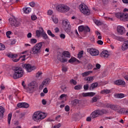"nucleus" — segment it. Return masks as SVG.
<instances>
[{
    "label": "nucleus",
    "instance_id": "nucleus-11",
    "mask_svg": "<svg viewBox=\"0 0 128 128\" xmlns=\"http://www.w3.org/2000/svg\"><path fill=\"white\" fill-rule=\"evenodd\" d=\"M87 52L90 54V56H96L100 54L98 50L94 48H89L87 50Z\"/></svg>",
    "mask_w": 128,
    "mask_h": 128
},
{
    "label": "nucleus",
    "instance_id": "nucleus-9",
    "mask_svg": "<svg viewBox=\"0 0 128 128\" xmlns=\"http://www.w3.org/2000/svg\"><path fill=\"white\" fill-rule=\"evenodd\" d=\"M104 114V112L102 110H95L91 113L90 116L92 118H98L100 116H102V114Z\"/></svg>",
    "mask_w": 128,
    "mask_h": 128
},
{
    "label": "nucleus",
    "instance_id": "nucleus-64",
    "mask_svg": "<svg viewBox=\"0 0 128 128\" xmlns=\"http://www.w3.org/2000/svg\"><path fill=\"white\" fill-rule=\"evenodd\" d=\"M16 40H11V44H16Z\"/></svg>",
    "mask_w": 128,
    "mask_h": 128
},
{
    "label": "nucleus",
    "instance_id": "nucleus-27",
    "mask_svg": "<svg viewBox=\"0 0 128 128\" xmlns=\"http://www.w3.org/2000/svg\"><path fill=\"white\" fill-rule=\"evenodd\" d=\"M112 90L108 89L103 90L100 92L101 94H110Z\"/></svg>",
    "mask_w": 128,
    "mask_h": 128
},
{
    "label": "nucleus",
    "instance_id": "nucleus-63",
    "mask_svg": "<svg viewBox=\"0 0 128 128\" xmlns=\"http://www.w3.org/2000/svg\"><path fill=\"white\" fill-rule=\"evenodd\" d=\"M62 72H67L68 69L66 68V67L64 66L62 68Z\"/></svg>",
    "mask_w": 128,
    "mask_h": 128
},
{
    "label": "nucleus",
    "instance_id": "nucleus-41",
    "mask_svg": "<svg viewBox=\"0 0 128 128\" xmlns=\"http://www.w3.org/2000/svg\"><path fill=\"white\" fill-rule=\"evenodd\" d=\"M52 22H54V24H58V19L56 17H53L52 18Z\"/></svg>",
    "mask_w": 128,
    "mask_h": 128
},
{
    "label": "nucleus",
    "instance_id": "nucleus-57",
    "mask_svg": "<svg viewBox=\"0 0 128 128\" xmlns=\"http://www.w3.org/2000/svg\"><path fill=\"white\" fill-rule=\"evenodd\" d=\"M48 90L46 88H44L43 90V92H44V94H48Z\"/></svg>",
    "mask_w": 128,
    "mask_h": 128
},
{
    "label": "nucleus",
    "instance_id": "nucleus-32",
    "mask_svg": "<svg viewBox=\"0 0 128 128\" xmlns=\"http://www.w3.org/2000/svg\"><path fill=\"white\" fill-rule=\"evenodd\" d=\"M12 113H10L8 114V124H10V120H12Z\"/></svg>",
    "mask_w": 128,
    "mask_h": 128
},
{
    "label": "nucleus",
    "instance_id": "nucleus-30",
    "mask_svg": "<svg viewBox=\"0 0 128 128\" xmlns=\"http://www.w3.org/2000/svg\"><path fill=\"white\" fill-rule=\"evenodd\" d=\"M98 82L93 83L90 86V90H94V88H98Z\"/></svg>",
    "mask_w": 128,
    "mask_h": 128
},
{
    "label": "nucleus",
    "instance_id": "nucleus-46",
    "mask_svg": "<svg viewBox=\"0 0 128 128\" xmlns=\"http://www.w3.org/2000/svg\"><path fill=\"white\" fill-rule=\"evenodd\" d=\"M96 94V93L94 92H88V96H94Z\"/></svg>",
    "mask_w": 128,
    "mask_h": 128
},
{
    "label": "nucleus",
    "instance_id": "nucleus-10",
    "mask_svg": "<svg viewBox=\"0 0 128 128\" xmlns=\"http://www.w3.org/2000/svg\"><path fill=\"white\" fill-rule=\"evenodd\" d=\"M8 58H12V60L13 62H18V60H20V58H26V55L21 56L18 58L17 59L16 58H18V54H8Z\"/></svg>",
    "mask_w": 128,
    "mask_h": 128
},
{
    "label": "nucleus",
    "instance_id": "nucleus-45",
    "mask_svg": "<svg viewBox=\"0 0 128 128\" xmlns=\"http://www.w3.org/2000/svg\"><path fill=\"white\" fill-rule=\"evenodd\" d=\"M104 20H109V22H114V18H112L104 17Z\"/></svg>",
    "mask_w": 128,
    "mask_h": 128
},
{
    "label": "nucleus",
    "instance_id": "nucleus-24",
    "mask_svg": "<svg viewBox=\"0 0 128 128\" xmlns=\"http://www.w3.org/2000/svg\"><path fill=\"white\" fill-rule=\"evenodd\" d=\"M100 56L102 58H108L110 54L108 50H104L101 52Z\"/></svg>",
    "mask_w": 128,
    "mask_h": 128
},
{
    "label": "nucleus",
    "instance_id": "nucleus-13",
    "mask_svg": "<svg viewBox=\"0 0 128 128\" xmlns=\"http://www.w3.org/2000/svg\"><path fill=\"white\" fill-rule=\"evenodd\" d=\"M78 30L79 32H84V34H86V32H90V27H88V26H79L78 28Z\"/></svg>",
    "mask_w": 128,
    "mask_h": 128
},
{
    "label": "nucleus",
    "instance_id": "nucleus-19",
    "mask_svg": "<svg viewBox=\"0 0 128 128\" xmlns=\"http://www.w3.org/2000/svg\"><path fill=\"white\" fill-rule=\"evenodd\" d=\"M122 50L124 52V50H128V40H126L124 42V43L122 46Z\"/></svg>",
    "mask_w": 128,
    "mask_h": 128
},
{
    "label": "nucleus",
    "instance_id": "nucleus-48",
    "mask_svg": "<svg viewBox=\"0 0 128 128\" xmlns=\"http://www.w3.org/2000/svg\"><path fill=\"white\" fill-rule=\"evenodd\" d=\"M90 88V86H88V84H86L84 86V90H88V88Z\"/></svg>",
    "mask_w": 128,
    "mask_h": 128
},
{
    "label": "nucleus",
    "instance_id": "nucleus-51",
    "mask_svg": "<svg viewBox=\"0 0 128 128\" xmlns=\"http://www.w3.org/2000/svg\"><path fill=\"white\" fill-rule=\"evenodd\" d=\"M42 72H38L36 74V78H40V76H42Z\"/></svg>",
    "mask_w": 128,
    "mask_h": 128
},
{
    "label": "nucleus",
    "instance_id": "nucleus-49",
    "mask_svg": "<svg viewBox=\"0 0 128 128\" xmlns=\"http://www.w3.org/2000/svg\"><path fill=\"white\" fill-rule=\"evenodd\" d=\"M38 18V17L36 16V15H32L31 16V19L32 20H36Z\"/></svg>",
    "mask_w": 128,
    "mask_h": 128
},
{
    "label": "nucleus",
    "instance_id": "nucleus-43",
    "mask_svg": "<svg viewBox=\"0 0 128 128\" xmlns=\"http://www.w3.org/2000/svg\"><path fill=\"white\" fill-rule=\"evenodd\" d=\"M37 42H38V40H36V39L32 38L30 41V44H36Z\"/></svg>",
    "mask_w": 128,
    "mask_h": 128
},
{
    "label": "nucleus",
    "instance_id": "nucleus-56",
    "mask_svg": "<svg viewBox=\"0 0 128 128\" xmlns=\"http://www.w3.org/2000/svg\"><path fill=\"white\" fill-rule=\"evenodd\" d=\"M95 24H97V26H100V22L98 20H96L95 21Z\"/></svg>",
    "mask_w": 128,
    "mask_h": 128
},
{
    "label": "nucleus",
    "instance_id": "nucleus-54",
    "mask_svg": "<svg viewBox=\"0 0 128 128\" xmlns=\"http://www.w3.org/2000/svg\"><path fill=\"white\" fill-rule=\"evenodd\" d=\"M88 70H92V68H93L92 64H88Z\"/></svg>",
    "mask_w": 128,
    "mask_h": 128
},
{
    "label": "nucleus",
    "instance_id": "nucleus-23",
    "mask_svg": "<svg viewBox=\"0 0 128 128\" xmlns=\"http://www.w3.org/2000/svg\"><path fill=\"white\" fill-rule=\"evenodd\" d=\"M110 108L113 110H115V112H118V110H120V105L111 104Z\"/></svg>",
    "mask_w": 128,
    "mask_h": 128
},
{
    "label": "nucleus",
    "instance_id": "nucleus-44",
    "mask_svg": "<svg viewBox=\"0 0 128 128\" xmlns=\"http://www.w3.org/2000/svg\"><path fill=\"white\" fill-rule=\"evenodd\" d=\"M85 80H88V82H92V80H94V78L92 76L88 77L85 79Z\"/></svg>",
    "mask_w": 128,
    "mask_h": 128
},
{
    "label": "nucleus",
    "instance_id": "nucleus-25",
    "mask_svg": "<svg viewBox=\"0 0 128 128\" xmlns=\"http://www.w3.org/2000/svg\"><path fill=\"white\" fill-rule=\"evenodd\" d=\"M78 62V64H80V62L78 59H76L74 57H72L70 59L68 60V62L70 64H74V62Z\"/></svg>",
    "mask_w": 128,
    "mask_h": 128
},
{
    "label": "nucleus",
    "instance_id": "nucleus-14",
    "mask_svg": "<svg viewBox=\"0 0 128 128\" xmlns=\"http://www.w3.org/2000/svg\"><path fill=\"white\" fill-rule=\"evenodd\" d=\"M23 68L26 70V72H32L34 70H36V66H32L30 64H24L23 65Z\"/></svg>",
    "mask_w": 128,
    "mask_h": 128
},
{
    "label": "nucleus",
    "instance_id": "nucleus-18",
    "mask_svg": "<svg viewBox=\"0 0 128 128\" xmlns=\"http://www.w3.org/2000/svg\"><path fill=\"white\" fill-rule=\"evenodd\" d=\"M10 22L11 26H18L20 24V22L16 19H12Z\"/></svg>",
    "mask_w": 128,
    "mask_h": 128
},
{
    "label": "nucleus",
    "instance_id": "nucleus-7",
    "mask_svg": "<svg viewBox=\"0 0 128 128\" xmlns=\"http://www.w3.org/2000/svg\"><path fill=\"white\" fill-rule=\"evenodd\" d=\"M79 8L81 12L85 14V16H90V11L84 4H82L79 5Z\"/></svg>",
    "mask_w": 128,
    "mask_h": 128
},
{
    "label": "nucleus",
    "instance_id": "nucleus-8",
    "mask_svg": "<svg viewBox=\"0 0 128 128\" xmlns=\"http://www.w3.org/2000/svg\"><path fill=\"white\" fill-rule=\"evenodd\" d=\"M116 16L123 22H128V14L124 12H118L116 14Z\"/></svg>",
    "mask_w": 128,
    "mask_h": 128
},
{
    "label": "nucleus",
    "instance_id": "nucleus-58",
    "mask_svg": "<svg viewBox=\"0 0 128 128\" xmlns=\"http://www.w3.org/2000/svg\"><path fill=\"white\" fill-rule=\"evenodd\" d=\"M96 68H98V70H100V66H100V64H96Z\"/></svg>",
    "mask_w": 128,
    "mask_h": 128
},
{
    "label": "nucleus",
    "instance_id": "nucleus-1",
    "mask_svg": "<svg viewBox=\"0 0 128 128\" xmlns=\"http://www.w3.org/2000/svg\"><path fill=\"white\" fill-rule=\"evenodd\" d=\"M46 118V114L44 112H40V111L34 112L32 115L34 121L36 122H40L42 120H44V118Z\"/></svg>",
    "mask_w": 128,
    "mask_h": 128
},
{
    "label": "nucleus",
    "instance_id": "nucleus-40",
    "mask_svg": "<svg viewBox=\"0 0 128 128\" xmlns=\"http://www.w3.org/2000/svg\"><path fill=\"white\" fill-rule=\"evenodd\" d=\"M70 84H74V86H76V84H77V82L76 80L72 79L70 80Z\"/></svg>",
    "mask_w": 128,
    "mask_h": 128
},
{
    "label": "nucleus",
    "instance_id": "nucleus-36",
    "mask_svg": "<svg viewBox=\"0 0 128 128\" xmlns=\"http://www.w3.org/2000/svg\"><path fill=\"white\" fill-rule=\"evenodd\" d=\"M82 85H76L74 87V90H82Z\"/></svg>",
    "mask_w": 128,
    "mask_h": 128
},
{
    "label": "nucleus",
    "instance_id": "nucleus-52",
    "mask_svg": "<svg viewBox=\"0 0 128 128\" xmlns=\"http://www.w3.org/2000/svg\"><path fill=\"white\" fill-rule=\"evenodd\" d=\"M82 96L84 98H86V96H88V92H86V93L83 92L82 94Z\"/></svg>",
    "mask_w": 128,
    "mask_h": 128
},
{
    "label": "nucleus",
    "instance_id": "nucleus-21",
    "mask_svg": "<svg viewBox=\"0 0 128 128\" xmlns=\"http://www.w3.org/2000/svg\"><path fill=\"white\" fill-rule=\"evenodd\" d=\"M44 32V28H40L39 30H36V36L38 38H40V35L42 34V32Z\"/></svg>",
    "mask_w": 128,
    "mask_h": 128
},
{
    "label": "nucleus",
    "instance_id": "nucleus-62",
    "mask_svg": "<svg viewBox=\"0 0 128 128\" xmlns=\"http://www.w3.org/2000/svg\"><path fill=\"white\" fill-rule=\"evenodd\" d=\"M48 14L49 16H50L51 14H52V10H49L48 12Z\"/></svg>",
    "mask_w": 128,
    "mask_h": 128
},
{
    "label": "nucleus",
    "instance_id": "nucleus-60",
    "mask_svg": "<svg viewBox=\"0 0 128 128\" xmlns=\"http://www.w3.org/2000/svg\"><path fill=\"white\" fill-rule=\"evenodd\" d=\"M92 117L90 116V117H88V118H86V120L87 122H92Z\"/></svg>",
    "mask_w": 128,
    "mask_h": 128
},
{
    "label": "nucleus",
    "instance_id": "nucleus-50",
    "mask_svg": "<svg viewBox=\"0 0 128 128\" xmlns=\"http://www.w3.org/2000/svg\"><path fill=\"white\" fill-rule=\"evenodd\" d=\"M97 44H100V46H102V44H104V42L102 40H98L97 41Z\"/></svg>",
    "mask_w": 128,
    "mask_h": 128
},
{
    "label": "nucleus",
    "instance_id": "nucleus-5",
    "mask_svg": "<svg viewBox=\"0 0 128 128\" xmlns=\"http://www.w3.org/2000/svg\"><path fill=\"white\" fill-rule=\"evenodd\" d=\"M42 42H39L34 45L32 48L31 54H38L42 50Z\"/></svg>",
    "mask_w": 128,
    "mask_h": 128
},
{
    "label": "nucleus",
    "instance_id": "nucleus-55",
    "mask_svg": "<svg viewBox=\"0 0 128 128\" xmlns=\"http://www.w3.org/2000/svg\"><path fill=\"white\" fill-rule=\"evenodd\" d=\"M60 38L64 40V38H66V35L64 34H60Z\"/></svg>",
    "mask_w": 128,
    "mask_h": 128
},
{
    "label": "nucleus",
    "instance_id": "nucleus-2",
    "mask_svg": "<svg viewBox=\"0 0 128 128\" xmlns=\"http://www.w3.org/2000/svg\"><path fill=\"white\" fill-rule=\"evenodd\" d=\"M70 58V54L68 51H64L62 54L60 53V54H58L57 58L61 62H66L68 58Z\"/></svg>",
    "mask_w": 128,
    "mask_h": 128
},
{
    "label": "nucleus",
    "instance_id": "nucleus-61",
    "mask_svg": "<svg viewBox=\"0 0 128 128\" xmlns=\"http://www.w3.org/2000/svg\"><path fill=\"white\" fill-rule=\"evenodd\" d=\"M30 6H32V8H34L35 6V4L34 2H32L30 3Z\"/></svg>",
    "mask_w": 128,
    "mask_h": 128
},
{
    "label": "nucleus",
    "instance_id": "nucleus-17",
    "mask_svg": "<svg viewBox=\"0 0 128 128\" xmlns=\"http://www.w3.org/2000/svg\"><path fill=\"white\" fill-rule=\"evenodd\" d=\"M17 106L18 108H28L30 106V104L26 102H20L17 104Z\"/></svg>",
    "mask_w": 128,
    "mask_h": 128
},
{
    "label": "nucleus",
    "instance_id": "nucleus-42",
    "mask_svg": "<svg viewBox=\"0 0 128 128\" xmlns=\"http://www.w3.org/2000/svg\"><path fill=\"white\" fill-rule=\"evenodd\" d=\"M10 34H12V32L11 31H8L6 32V36L8 38H10Z\"/></svg>",
    "mask_w": 128,
    "mask_h": 128
},
{
    "label": "nucleus",
    "instance_id": "nucleus-28",
    "mask_svg": "<svg viewBox=\"0 0 128 128\" xmlns=\"http://www.w3.org/2000/svg\"><path fill=\"white\" fill-rule=\"evenodd\" d=\"M22 10L24 11V14H30V12H32V8L28 7H26L22 8Z\"/></svg>",
    "mask_w": 128,
    "mask_h": 128
},
{
    "label": "nucleus",
    "instance_id": "nucleus-31",
    "mask_svg": "<svg viewBox=\"0 0 128 128\" xmlns=\"http://www.w3.org/2000/svg\"><path fill=\"white\" fill-rule=\"evenodd\" d=\"M115 96L117 98H124V94H117L115 95Z\"/></svg>",
    "mask_w": 128,
    "mask_h": 128
},
{
    "label": "nucleus",
    "instance_id": "nucleus-33",
    "mask_svg": "<svg viewBox=\"0 0 128 128\" xmlns=\"http://www.w3.org/2000/svg\"><path fill=\"white\" fill-rule=\"evenodd\" d=\"M113 38L114 40H118L119 42H124V38H122V37L115 36L113 37Z\"/></svg>",
    "mask_w": 128,
    "mask_h": 128
},
{
    "label": "nucleus",
    "instance_id": "nucleus-35",
    "mask_svg": "<svg viewBox=\"0 0 128 128\" xmlns=\"http://www.w3.org/2000/svg\"><path fill=\"white\" fill-rule=\"evenodd\" d=\"M42 36L44 40H48V34H46L44 32V30L43 31V32L42 33Z\"/></svg>",
    "mask_w": 128,
    "mask_h": 128
},
{
    "label": "nucleus",
    "instance_id": "nucleus-4",
    "mask_svg": "<svg viewBox=\"0 0 128 128\" xmlns=\"http://www.w3.org/2000/svg\"><path fill=\"white\" fill-rule=\"evenodd\" d=\"M38 84L36 81H33L29 83L28 86L26 88L27 92L28 94H32L34 92V89L36 88Z\"/></svg>",
    "mask_w": 128,
    "mask_h": 128
},
{
    "label": "nucleus",
    "instance_id": "nucleus-53",
    "mask_svg": "<svg viewBox=\"0 0 128 128\" xmlns=\"http://www.w3.org/2000/svg\"><path fill=\"white\" fill-rule=\"evenodd\" d=\"M66 112H70V106H66L64 108Z\"/></svg>",
    "mask_w": 128,
    "mask_h": 128
},
{
    "label": "nucleus",
    "instance_id": "nucleus-20",
    "mask_svg": "<svg viewBox=\"0 0 128 128\" xmlns=\"http://www.w3.org/2000/svg\"><path fill=\"white\" fill-rule=\"evenodd\" d=\"M119 114H128V109L122 108L120 106V109L117 111Z\"/></svg>",
    "mask_w": 128,
    "mask_h": 128
},
{
    "label": "nucleus",
    "instance_id": "nucleus-16",
    "mask_svg": "<svg viewBox=\"0 0 128 128\" xmlns=\"http://www.w3.org/2000/svg\"><path fill=\"white\" fill-rule=\"evenodd\" d=\"M50 82V78H47L44 80V81L42 82V84L40 85V88H44V86H46V84H48Z\"/></svg>",
    "mask_w": 128,
    "mask_h": 128
},
{
    "label": "nucleus",
    "instance_id": "nucleus-47",
    "mask_svg": "<svg viewBox=\"0 0 128 128\" xmlns=\"http://www.w3.org/2000/svg\"><path fill=\"white\" fill-rule=\"evenodd\" d=\"M62 124H60V123H58L56 124L53 128H60Z\"/></svg>",
    "mask_w": 128,
    "mask_h": 128
},
{
    "label": "nucleus",
    "instance_id": "nucleus-15",
    "mask_svg": "<svg viewBox=\"0 0 128 128\" xmlns=\"http://www.w3.org/2000/svg\"><path fill=\"white\" fill-rule=\"evenodd\" d=\"M116 30L118 34H124L125 29L122 26H118Z\"/></svg>",
    "mask_w": 128,
    "mask_h": 128
},
{
    "label": "nucleus",
    "instance_id": "nucleus-26",
    "mask_svg": "<svg viewBox=\"0 0 128 128\" xmlns=\"http://www.w3.org/2000/svg\"><path fill=\"white\" fill-rule=\"evenodd\" d=\"M6 111V110L4 107L0 106V120H2V118H4V112Z\"/></svg>",
    "mask_w": 128,
    "mask_h": 128
},
{
    "label": "nucleus",
    "instance_id": "nucleus-39",
    "mask_svg": "<svg viewBox=\"0 0 128 128\" xmlns=\"http://www.w3.org/2000/svg\"><path fill=\"white\" fill-rule=\"evenodd\" d=\"M6 50V46L4 44L0 43V50Z\"/></svg>",
    "mask_w": 128,
    "mask_h": 128
},
{
    "label": "nucleus",
    "instance_id": "nucleus-6",
    "mask_svg": "<svg viewBox=\"0 0 128 128\" xmlns=\"http://www.w3.org/2000/svg\"><path fill=\"white\" fill-rule=\"evenodd\" d=\"M56 10L57 12H68L70 10V8L68 6H66L63 4H58L56 6Z\"/></svg>",
    "mask_w": 128,
    "mask_h": 128
},
{
    "label": "nucleus",
    "instance_id": "nucleus-37",
    "mask_svg": "<svg viewBox=\"0 0 128 128\" xmlns=\"http://www.w3.org/2000/svg\"><path fill=\"white\" fill-rule=\"evenodd\" d=\"M47 33H48V34L50 36H52V38H54L56 36V35L52 34V31H50V30H48L47 31Z\"/></svg>",
    "mask_w": 128,
    "mask_h": 128
},
{
    "label": "nucleus",
    "instance_id": "nucleus-22",
    "mask_svg": "<svg viewBox=\"0 0 128 128\" xmlns=\"http://www.w3.org/2000/svg\"><path fill=\"white\" fill-rule=\"evenodd\" d=\"M114 84L116 86H121L122 84H126V82L122 80H118L114 82Z\"/></svg>",
    "mask_w": 128,
    "mask_h": 128
},
{
    "label": "nucleus",
    "instance_id": "nucleus-34",
    "mask_svg": "<svg viewBox=\"0 0 128 128\" xmlns=\"http://www.w3.org/2000/svg\"><path fill=\"white\" fill-rule=\"evenodd\" d=\"M92 74V71H88L82 73V76H88V74Z\"/></svg>",
    "mask_w": 128,
    "mask_h": 128
},
{
    "label": "nucleus",
    "instance_id": "nucleus-12",
    "mask_svg": "<svg viewBox=\"0 0 128 128\" xmlns=\"http://www.w3.org/2000/svg\"><path fill=\"white\" fill-rule=\"evenodd\" d=\"M62 28L66 32L70 30V22H68V20H62Z\"/></svg>",
    "mask_w": 128,
    "mask_h": 128
},
{
    "label": "nucleus",
    "instance_id": "nucleus-3",
    "mask_svg": "<svg viewBox=\"0 0 128 128\" xmlns=\"http://www.w3.org/2000/svg\"><path fill=\"white\" fill-rule=\"evenodd\" d=\"M14 74L13 75V78L14 80H17V78H20L24 76V70L22 68L20 67H16L14 69Z\"/></svg>",
    "mask_w": 128,
    "mask_h": 128
},
{
    "label": "nucleus",
    "instance_id": "nucleus-38",
    "mask_svg": "<svg viewBox=\"0 0 128 128\" xmlns=\"http://www.w3.org/2000/svg\"><path fill=\"white\" fill-rule=\"evenodd\" d=\"M84 54V51L82 50L78 52V58H82V56Z\"/></svg>",
    "mask_w": 128,
    "mask_h": 128
},
{
    "label": "nucleus",
    "instance_id": "nucleus-59",
    "mask_svg": "<svg viewBox=\"0 0 128 128\" xmlns=\"http://www.w3.org/2000/svg\"><path fill=\"white\" fill-rule=\"evenodd\" d=\"M92 100L94 102H98V98H96V97H94L92 98Z\"/></svg>",
    "mask_w": 128,
    "mask_h": 128
},
{
    "label": "nucleus",
    "instance_id": "nucleus-29",
    "mask_svg": "<svg viewBox=\"0 0 128 128\" xmlns=\"http://www.w3.org/2000/svg\"><path fill=\"white\" fill-rule=\"evenodd\" d=\"M80 104V100H74L71 102V105L72 106H76L77 104Z\"/></svg>",
    "mask_w": 128,
    "mask_h": 128
}]
</instances>
